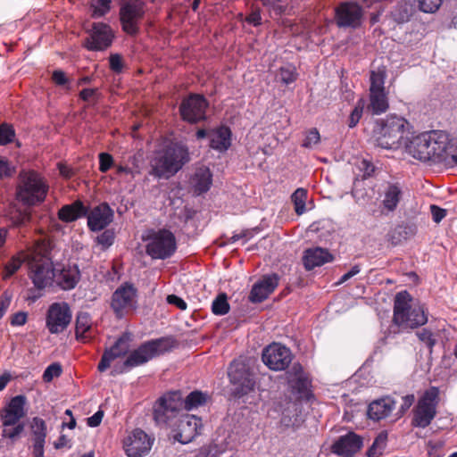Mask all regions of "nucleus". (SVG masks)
I'll return each mask as SVG.
<instances>
[{"label": "nucleus", "mask_w": 457, "mask_h": 457, "mask_svg": "<svg viewBox=\"0 0 457 457\" xmlns=\"http://www.w3.org/2000/svg\"><path fill=\"white\" fill-rule=\"evenodd\" d=\"M191 160L189 148L182 141L169 140L154 152L150 161V175L170 179Z\"/></svg>", "instance_id": "1"}, {"label": "nucleus", "mask_w": 457, "mask_h": 457, "mask_svg": "<svg viewBox=\"0 0 457 457\" xmlns=\"http://www.w3.org/2000/svg\"><path fill=\"white\" fill-rule=\"evenodd\" d=\"M448 135L441 130H432L413 137L405 142L406 152L421 162H445L448 159Z\"/></svg>", "instance_id": "2"}, {"label": "nucleus", "mask_w": 457, "mask_h": 457, "mask_svg": "<svg viewBox=\"0 0 457 457\" xmlns=\"http://www.w3.org/2000/svg\"><path fill=\"white\" fill-rule=\"evenodd\" d=\"M428 312L425 306L414 301L406 291L398 292L394 300L393 322L402 330L415 329L428 322Z\"/></svg>", "instance_id": "3"}, {"label": "nucleus", "mask_w": 457, "mask_h": 457, "mask_svg": "<svg viewBox=\"0 0 457 457\" xmlns=\"http://www.w3.org/2000/svg\"><path fill=\"white\" fill-rule=\"evenodd\" d=\"M47 192L48 185L39 173L34 170H22L20 173L15 199L22 205L32 207L40 204Z\"/></svg>", "instance_id": "4"}, {"label": "nucleus", "mask_w": 457, "mask_h": 457, "mask_svg": "<svg viewBox=\"0 0 457 457\" xmlns=\"http://www.w3.org/2000/svg\"><path fill=\"white\" fill-rule=\"evenodd\" d=\"M408 122L398 116H388L376 122L373 137L377 145L384 149H398L405 144V128Z\"/></svg>", "instance_id": "5"}, {"label": "nucleus", "mask_w": 457, "mask_h": 457, "mask_svg": "<svg viewBox=\"0 0 457 457\" xmlns=\"http://www.w3.org/2000/svg\"><path fill=\"white\" fill-rule=\"evenodd\" d=\"M176 346L177 341L173 337H163L146 341L129 353L123 362V368L125 370H129L143 365L153 358L171 351Z\"/></svg>", "instance_id": "6"}, {"label": "nucleus", "mask_w": 457, "mask_h": 457, "mask_svg": "<svg viewBox=\"0 0 457 457\" xmlns=\"http://www.w3.org/2000/svg\"><path fill=\"white\" fill-rule=\"evenodd\" d=\"M183 411L182 395L179 391L170 392L160 397L154 406V419L157 425L172 428L177 425Z\"/></svg>", "instance_id": "7"}, {"label": "nucleus", "mask_w": 457, "mask_h": 457, "mask_svg": "<svg viewBox=\"0 0 457 457\" xmlns=\"http://www.w3.org/2000/svg\"><path fill=\"white\" fill-rule=\"evenodd\" d=\"M29 276L37 289L52 285L55 277V269L51 258L46 253L37 250L30 251L28 255Z\"/></svg>", "instance_id": "8"}, {"label": "nucleus", "mask_w": 457, "mask_h": 457, "mask_svg": "<svg viewBox=\"0 0 457 457\" xmlns=\"http://www.w3.org/2000/svg\"><path fill=\"white\" fill-rule=\"evenodd\" d=\"M439 403V390L436 386H431L426 390L418 400L413 408V417L411 426L414 428H425L428 427L436 416L437 405Z\"/></svg>", "instance_id": "9"}, {"label": "nucleus", "mask_w": 457, "mask_h": 457, "mask_svg": "<svg viewBox=\"0 0 457 457\" xmlns=\"http://www.w3.org/2000/svg\"><path fill=\"white\" fill-rule=\"evenodd\" d=\"M228 376L233 385V395L240 398L254 389L255 378L253 368L244 361H233L228 370Z\"/></svg>", "instance_id": "10"}, {"label": "nucleus", "mask_w": 457, "mask_h": 457, "mask_svg": "<svg viewBox=\"0 0 457 457\" xmlns=\"http://www.w3.org/2000/svg\"><path fill=\"white\" fill-rule=\"evenodd\" d=\"M147 241L145 252L153 259H168L177 249L174 234L166 228L152 230L147 237Z\"/></svg>", "instance_id": "11"}, {"label": "nucleus", "mask_w": 457, "mask_h": 457, "mask_svg": "<svg viewBox=\"0 0 457 457\" xmlns=\"http://www.w3.org/2000/svg\"><path fill=\"white\" fill-rule=\"evenodd\" d=\"M137 290L131 283L120 286L112 295L111 307L118 319H122L137 309Z\"/></svg>", "instance_id": "12"}, {"label": "nucleus", "mask_w": 457, "mask_h": 457, "mask_svg": "<svg viewBox=\"0 0 457 457\" xmlns=\"http://www.w3.org/2000/svg\"><path fill=\"white\" fill-rule=\"evenodd\" d=\"M208 107L209 103L203 95L192 93L182 99L179 111L183 120L196 124L206 120Z\"/></svg>", "instance_id": "13"}, {"label": "nucleus", "mask_w": 457, "mask_h": 457, "mask_svg": "<svg viewBox=\"0 0 457 457\" xmlns=\"http://www.w3.org/2000/svg\"><path fill=\"white\" fill-rule=\"evenodd\" d=\"M145 15V4L141 0H129L120 10V20L123 31L135 36L139 31V22Z\"/></svg>", "instance_id": "14"}, {"label": "nucleus", "mask_w": 457, "mask_h": 457, "mask_svg": "<svg viewBox=\"0 0 457 457\" xmlns=\"http://www.w3.org/2000/svg\"><path fill=\"white\" fill-rule=\"evenodd\" d=\"M88 37L84 40L83 46L89 51H104L109 48L114 39L112 28L104 22H94L88 31Z\"/></svg>", "instance_id": "15"}, {"label": "nucleus", "mask_w": 457, "mask_h": 457, "mask_svg": "<svg viewBox=\"0 0 457 457\" xmlns=\"http://www.w3.org/2000/svg\"><path fill=\"white\" fill-rule=\"evenodd\" d=\"M71 311L67 303H54L47 311L46 325L51 334L63 332L71 320Z\"/></svg>", "instance_id": "16"}, {"label": "nucleus", "mask_w": 457, "mask_h": 457, "mask_svg": "<svg viewBox=\"0 0 457 457\" xmlns=\"http://www.w3.org/2000/svg\"><path fill=\"white\" fill-rule=\"evenodd\" d=\"M292 353L289 348L280 344H271L262 351V360L270 370H284L292 361Z\"/></svg>", "instance_id": "17"}, {"label": "nucleus", "mask_w": 457, "mask_h": 457, "mask_svg": "<svg viewBox=\"0 0 457 457\" xmlns=\"http://www.w3.org/2000/svg\"><path fill=\"white\" fill-rule=\"evenodd\" d=\"M362 16L361 6L354 2H344L336 8L335 20L339 28H359Z\"/></svg>", "instance_id": "18"}, {"label": "nucleus", "mask_w": 457, "mask_h": 457, "mask_svg": "<svg viewBox=\"0 0 457 457\" xmlns=\"http://www.w3.org/2000/svg\"><path fill=\"white\" fill-rule=\"evenodd\" d=\"M153 442L144 430L136 428L124 439L123 447L129 457H142L151 450Z\"/></svg>", "instance_id": "19"}, {"label": "nucleus", "mask_w": 457, "mask_h": 457, "mask_svg": "<svg viewBox=\"0 0 457 457\" xmlns=\"http://www.w3.org/2000/svg\"><path fill=\"white\" fill-rule=\"evenodd\" d=\"M176 428L177 433L174 435V439L183 445L191 442L202 428L201 419L195 415L180 413L177 420Z\"/></svg>", "instance_id": "20"}, {"label": "nucleus", "mask_w": 457, "mask_h": 457, "mask_svg": "<svg viewBox=\"0 0 457 457\" xmlns=\"http://www.w3.org/2000/svg\"><path fill=\"white\" fill-rule=\"evenodd\" d=\"M27 398L23 395H19L11 398L6 405L0 411V420L2 427H11L15 425L21 419L26 417Z\"/></svg>", "instance_id": "21"}, {"label": "nucleus", "mask_w": 457, "mask_h": 457, "mask_svg": "<svg viewBox=\"0 0 457 457\" xmlns=\"http://www.w3.org/2000/svg\"><path fill=\"white\" fill-rule=\"evenodd\" d=\"M131 341L132 335L129 332L122 333L110 348L105 349L98 363L97 370L100 372H104L110 367L112 361L127 355L130 349Z\"/></svg>", "instance_id": "22"}, {"label": "nucleus", "mask_w": 457, "mask_h": 457, "mask_svg": "<svg viewBox=\"0 0 457 457\" xmlns=\"http://www.w3.org/2000/svg\"><path fill=\"white\" fill-rule=\"evenodd\" d=\"M363 445L362 437L354 432L340 436L331 445V452L341 457H353Z\"/></svg>", "instance_id": "23"}, {"label": "nucleus", "mask_w": 457, "mask_h": 457, "mask_svg": "<svg viewBox=\"0 0 457 457\" xmlns=\"http://www.w3.org/2000/svg\"><path fill=\"white\" fill-rule=\"evenodd\" d=\"M87 227L89 230L97 232L104 230L113 220L114 212L107 203H102L87 211Z\"/></svg>", "instance_id": "24"}, {"label": "nucleus", "mask_w": 457, "mask_h": 457, "mask_svg": "<svg viewBox=\"0 0 457 457\" xmlns=\"http://www.w3.org/2000/svg\"><path fill=\"white\" fill-rule=\"evenodd\" d=\"M279 276L276 273L265 275L256 282L249 294L248 299L251 303H262L273 293L278 285Z\"/></svg>", "instance_id": "25"}, {"label": "nucleus", "mask_w": 457, "mask_h": 457, "mask_svg": "<svg viewBox=\"0 0 457 457\" xmlns=\"http://www.w3.org/2000/svg\"><path fill=\"white\" fill-rule=\"evenodd\" d=\"M80 271L78 265L63 266L60 270H55L54 281L62 290H71L75 288L80 280Z\"/></svg>", "instance_id": "26"}, {"label": "nucleus", "mask_w": 457, "mask_h": 457, "mask_svg": "<svg viewBox=\"0 0 457 457\" xmlns=\"http://www.w3.org/2000/svg\"><path fill=\"white\" fill-rule=\"evenodd\" d=\"M287 374L288 383L294 391L300 395H306L309 392L311 380L300 363H294Z\"/></svg>", "instance_id": "27"}, {"label": "nucleus", "mask_w": 457, "mask_h": 457, "mask_svg": "<svg viewBox=\"0 0 457 457\" xmlns=\"http://www.w3.org/2000/svg\"><path fill=\"white\" fill-rule=\"evenodd\" d=\"M333 260V255L321 247L308 248L303 252V263L307 270L322 266Z\"/></svg>", "instance_id": "28"}, {"label": "nucleus", "mask_w": 457, "mask_h": 457, "mask_svg": "<svg viewBox=\"0 0 457 457\" xmlns=\"http://www.w3.org/2000/svg\"><path fill=\"white\" fill-rule=\"evenodd\" d=\"M231 135L230 129L226 126L209 130L210 147L219 152L227 151L231 145Z\"/></svg>", "instance_id": "29"}, {"label": "nucleus", "mask_w": 457, "mask_h": 457, "mask_svg": "<svg viewBox=\"0 0 457 457\" xmlns=\"http://www.w3.org/2000/svg\"><path fill=\"white\" fill-rule=\"evenodd\" d=\"M395 408V401L390 397L373 401L368 407V416L374 420L386 418Z\"/></svg>", "instance_id": "30"}, {"label": "nucleus", "mask_w": 457, "mask_h": 457, "mask_svg": "<svg viewBox=\"0 0 457 457\" xmlns=\"http://www.w3.org/2000/svg\"><path fill=\"white\" fill-rule=\"evenodd\" d=\"M87 214V207H86L80 200H77L71 204L63 205L58 211V218L63 222H72Z\"/></svg>", "instance_id": "31"}, {"label": "nucleus", "mask_w": 457, "mask_h": 457, "mask_svg": "<svg viewBox=\"0 0 457 457\" xmlns=\"http://www.w3.org/2000/svg\"><path fill=\"white\" fill-rule=\"evenodd\" d=\"M5 216L13 227L25 226L29 222L31 218L30 212L27 209L22 210L15 203H11L6 208Z\"/></svg>", "instance_id": "32"}, {"label": "nucleus", "mask_w": 457, "mask_h": 457, "mask_svg": "<svg viewBox=\"0 0 457 457\" xmlns=\"http://www.w3.org/2000/svg\"><path fill=\"white\" fill-rule=\"evenodd\" d=\"M389 108L388 96L386 92L370 94V103L367 106L372 114L379 115Z\"/></svg>", "instance_id": "33"}, {"label": "nucleus", "mask_w": 457, "mask_h": 457, "mask_svg": "<svg viewBox=\"0 0 457 457\" xmlns=\"http://www.w3.org/2000/svg\"><path fill=\"white\" fill-rule=\"evenodd\" d=\"M415 12L413 4L402 1L391 11L392 19L398 24L408 22Z\"/></svg>", "instance_id": "34"}, {"label": "nucleus", "mask_w": 457, "mask_h": 457, "mask_svg": "<svg viewBox=\"0 0 457 457\" xmlns=\"http://www.w3.org/2000/svg\"><path fill=\"white\" fill-rule=\"evenodd\" d=\"M30 428L33 439V448L44 447L46 437V424L45 420L38 417L33 418Z\"/></svg>", "instance_id": "35"}, {"label": "nucleus", "mask_w": 457, "mask_h": 457, "mask_svg": "<svg viewBox=\"0 0 457 457\" xmlns=\"http://www.w3.org/2000/svg\"><path fill=\"white\" fill-rule=\"evenodd\" d=\"M195 190L198 194L205 193L212 185V173L207 167L199 168L194 176Z\"/></svg>", "instance_id": "36"}, {"label": "nucleus", "mask_w": 457, "mask_h": 457, "mask_svg": "<svg viewBox=\"0 0 457 457\" xmlns=\"http://www.w3.org/2000/svg\"><path fill=\"white\" fill-rule=\"evenodd\" d=\"M402 196V189L398 184H390L386 192L385 198L383 200L384 207L393 212L396 209Z\"/></svg>", "instance_id": "37"}, {"label": "nucleus", "mask_w": 457, "mask_h": 457, "mask_svg": "<svg viewBox=\"0 0 457 457\" xmlns=\"http://www.w3.org/2000/svg\"><path fill=\"white\" fill-rule=\"evenodd\" d=\"M416 227L413 225H399L390 234V240L393 245H398L416 234Z\"/></svg>", "instance_id": "38"}, {"label": "nucleus", "mask_w": 457, "mask_h": 457, "mask_svg": "<svg viewBox=\"0 0 457 457\" xmlns=\"http://www.w3.org/2000/svg\"><path fill=\"white\" fill-rule=\"evenodd\" d=\"M208 398L207 394L198 390L191 392L185 399L182 398L183 410L191 411L204 405Z\"/></svg>", "instance_id": "39"}, {"label": "nucleus", "mask_w": 457, "mask_h": 457, "mask_svg": "<svg viewBox=\"0 0 457 457\" xmlns=\"http://www.w3.org/2000/svg\"><path fill=\"white\" fill-rule=\"evenodd\" d=\"M268 9L270 15L281 16L288 14V0H259Z\"/></svg>", "instance_id": "40"}, {"label": "nucleus", "mask_w": 457, "mask_h": 457, "mask_svg": "<svg viewBox=\"0 0 457 457\" xmlns=\"http://www.w3.org/2000/svg\"><path fill=\"white\" fill-rule=\"evenodd\" d=\"M29 253H21L19 256L12 257L4 266V279L9 278L12 276L21 266L23 262L28 263Z\"/></svg>", "instance_id": "41"}, {"label": "nucleus", "mask_w": 457, "mask_h": 457, "mask_svg": "<svg viewBox=\"0 0 457 457\" xmlns=\"http://www.w3.org/2000/svg\"><path fill=\"white\" fill-rule=\"evenodd\" d=\"M91 328L90 317L86 312H80L76 318L75 335L77 339L86 338L85 335Z\"/></svg>", "instance_id": "42"}, {"label": "nucleus", "mask_w": 457, "mask_h": 457, "mask_svg": "<svg viewBox=\"0 0 457 457\" xmlns=\"http://www.w3.org/2000/svg\"><path fill=\"white\" fill-rule=\"evenodd\" d=\"M385 79L386 74L384 71H374L370 72V94L373 93H383L385 90Z\"/></svg>", "instance_id": "43"}, {"label": "nucleus", "mask_w": 457, "mask_h": 457, "mask_svg": "<svg viewBox=\"0 0 457 457\" xmlns=\"http://www.w3.org/2000/svg\"><path fill=\"white\" fill-rule=\"evenodd\" d=\"M298 73L293 65H287L281 67L277 74V79L285 85H289L295 82L297 79Z\"/></svg>", "instance_id": "44"}, {"label": "nucleus", "mask_w": 457, "mask_h": 457, "mask_svg": "<svg viewBox=\"0 0 457 457\" xmlns=\"http://www.w3.org/2000/svg\"><path fill=\"white\" fill-rule=\"evenodd\" d=\"M212 311L215 315H225L229 312V303L225 293L219 294L212 303Z\"/></svg>", "instance_id": "45"}, {"label": "nucleus", "mask_w": 457, "mask_h": 457, "mask_svg": "<svg viewBox=\"0 0 457 457\" xmlns=\"http://www.w3.org/2000/svg\"><path fill=\"white\" fill-rule=\"evenodd\" d=\"M307 191L303 188H297L291 195V200L295 205V211L298 215L305 212V202Z\"/></svg>", "instance_id": "46"}, {"label": "nucleus", "mask_w": 457, "mask_h": 457, "mask_svg": "<svg viewBox=\"0 0 457 457\" xmlns=\"http://www.w3.org/2000/svg\"><path fill=\"white\" fill-rule=\"evenodd\" d=\"M115 233L113 229H105L98 235L95 241L101 246L103 251L108 249L114 243Z\"/></svg>", "instance_id": "47"}, {"label": "nucleus", "mask_w": 457, "mask_h": 457, "mask_svg": "<svg viewBox=\"0 0 457 457\" xmlns=\"http://www.w3.org/2000/svg\"><path fill=\"white\" fill-rule=\"evenodd\" d=\"M10 427H3L2 437L9 438L12 441H15L22 434L25 428V424L23 422L19 421L15 425Z\"/></svg>", "instance_id": "48"}, {"label": "nucleus", "mask_w": 457, "mask_h": 457, "mask_svg": "<svg viewBox=\"0 0 457 457\" xmlns=\"http://www.w3.org/2000/svg\"><path fill=\"white\" fill-rule=\"evenodd\" d=\"M416 336L420 342L426 345V346L429 349V352L432 353V349L436 343L433 332L430 329L422 328L421 330L416 332Z\"/></svg>", "instance_id": "49"}, {"label": "nucleus", "mask_w": 457, "mask_h": 457, "mask_svg": "<svg viewBox=\"0 0 457 457\" xmlns=\"http://www.w3.org/2000/svg\"><path fill=\"white\" fill-rule=\"evenodd\" d=\"M15 131L12 125L3 123L0 125V145H7L13 141Z\"/></svg>", "instance_id": "50"}, {"label": "nucleus", "mask_w": 457, "mask_h": 457, "mask_svg": "<svg viewBox=\"0 0 457 457\" xmlns=\"http://www.w3.org/2000/svg\"><path fill=\"white\" fill-rule=\"evenodd\" d=\"M91 7L93 9L92 17L100 18L110 11L111 0H96Z\"/></svg>", "instance_id": "51"}, {"label": "nucleus", "mask_w": 457, "mask_h": 457, "mask_svg": "<svg viewBox=\"0 0 457 457\" xmlns=\"http://www.w3.org/2000/svg\"><path fill=\"white\" fill-rule=\"evenodd\" d=\"M320 141V132L316 128H312L306 131L305 138L302 144L304 148H313Z\"/></svg>", "instance_id": "52"}, {"label": "nucleus", "mask_w": 457, "mask_h": 457, "mask_svg": "<svg viewBox=\"0 0 457 457\" xmlns=\"http://www.w3.org/2000/svg\"><path fill=\"white\" fill-rule=\"evenodd\" d=\"M445 0H418L419 8L426 13L436 12L442 5Z\"/></svg>", "instance_id": "53"}, {"label": "nucleus", "mask_w": 457, "mask_h": 457, "mask_svg": "<svg viewBox=\"0 0 457 457\" xmlns=\"http://www.w3.org/2000/svg\"><path fill=\"white\" fill-rule=\"evenodd\" d=\"M62 369L60 363L54 362L50 364L43 373V380L45 382H51L54 378L61 376Z\"/></svg>", "instance_id": "54"}, {"label": "nucleus", "mask_w": 457, "mask_h": 457, "mask_svg": "<svg viewBox=\"0 0 457 457\" xmlns=\"http://www.w3.org/2000/svg\"><path fill=\"white\" fill-rule=\"evenodd\" d=\"M364 108V101L363 99H360L354 107V109L352 111L349 120H348V126L349 128H353L357 125L360 119L361 118L362 112Z\"/></svg>", "instance_id": "55"}, {"label": "nucleus", "mask_w": 457, "mask_h": 457, "mask_svg": "<svg viewBox=\"0 0 457 457\" xmlns=\"http://www.w3.org/2000/svg\"><path fill=\"white\" fill-rule=\"evenodd\" d=\"M113 164V158L108 153L99 154V170L103 173L108 171Z\"/></svg>", "instance_id": "56"}, {"label": "nucleus", "mask_w": 457, "mask_h": 457, "mask_svg": "<svg viewBox=\"0 0 457 457\" xmlns=\"http://www.w3.org/2000/svg\"><path fill=\"white\" fill-rule=\"evenodd\" d=\"M110 69L115 73H120L123 69L122 57L119 54H112L109 57Z\"/></svg>", "instance_id": "57"}, {"label": "nucleus", "mask_w": 457, "mask_h": 457, "mask_svg": "<svg viewBox=\"0 0 457 457\" xmlns=\"http://www.w3.org/2000/svg\"><path fill=\"white\" fill-rule=\"evenodd\" d=\"M245 21L254 27L260 26L262 24L261 10L259 8L253 10L251 13L246 16Z\"/></svg>", "instance_id": "58"}, {"label": "nucleus", "mask_w": 457, "mask_h": 457, "mask_svg": "<svg viewBox=\"0 0 457 457\" xmlns=\"http://www.w3.org/2000/svg\"><path fill=\"white\" fill-rule=\"evenodd\" d=\"M28 314L25 312H18L12 315L10 323L12 326H22L27 322Z\"/></svg>", "instance_id": "59"}, {"label": "nucleus", "mask_w": 457, "mask_h": 457, "mask_svg": "<svg viewBox=\"0 0 457 457\" xmlns=\"http://www.w3.org/2000/svg\"><path fill=\"white\" fill-rule=\"evenodd\" d=\"M415 396L413 394L406 395L402 397V403L400 406L399 413L400 415L404 414L410 407L414 403Z\"/></svg>", "instance_id": "60"}, {"label": "nucleus", "mask_w": 457, "mask_h": 457, "mask_svg": "<svg viewBox=\"0 0 457 457\" xmlns=\"http://www.w3.org/2000/svg\"><path fill=\"white\" fill-rule=\"evenodd\" d=\"M432 219L436 223H439L446 215V210L440 208L437 205L432 204L430 206Z\"/></svg>", "instance_id": "61"}, {"label": "nucleus", "mask_w": 457, "mask_h": 457, "mask_svg": "<svg viewBox=\"0 0 457 457\" xmlns=\"http://www.w3.org/2000/svg\"><path fill=\"white\" fill-rule=\"evenodd\" d=\"M167 303L177 306L181 311H185L187 307V303L176 295H169L167 296Z\"/></svg>", "instance_id": "62"}, {"label": "nucleus", "mask_w": 457, "mask_h": 457, "mask_svg": "<svg viewBox=\"0 0 457 457\" xmlns=\"http://www.w3.org/2000/svg\"><path fill=\"white\" fill-rule=\"evenodd\" d=\"M52 79L57 86H65L69 82L66 74L61 70L53 72Z\"/></svg>", "instance_id": "63"}, {"label": "nucleus", "mask_w": 457, "mask_h": 457, "mask_svg": "<svg viewBox=\"0 0 457 457\" xmlns=\"http://www.w3.org/2000/svg\"><path fill=\"white\" fill-rule=\"evenodd\" d=\"M104 417V411L99 410L94 415L87 418V424L91 428H96L100 425Z\"/></svg>", "instance_id": "64"}]
</instances>
